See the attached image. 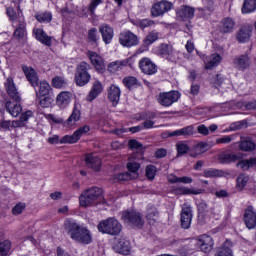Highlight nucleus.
<instances>
[{"label":"nucleus","mask_w":256,"mask_h":256,"mask_svg":"<svg viewBox=\"0 0 256 256\" xmlns=\"http://www.w3.org/2000/svg\"><path fill=\"white\" fill-rule=\"evenodd\" d=\"M39 100V105H41L44 109L51 106V97L45 96L44 98H37Z\"/></svg>","instance_id":"obj_59"},{"label":"nucleus","mask_w":256,"mask_h":256,"mask_svg":"<svg viewBox=\"0 0 256 256\" xmlns=\"http://www.w3.org/2000/svg\"><path fill=\"white\" fill-rule=\"evenodd\" d=\"M155 25V21L151 19H142L138 21V27L140 29H147V27H153Z\"/></svg>","instance_id":"obj_55"},{"label":"nucleus","mask_w":256,"mask_h":256,"mask_svg":"<svg viewBox=\"0 0 256 256\" xmlns=\"http://www.w3.org/2000/svg\"><path fill=\"white\" fill-rule=\"evenodd\" d=\"M79 119H81V110L79 109V107H77V105H75L72 114L66 121V124L68 125V127H73V125H75V123L79 121Z\"/></svg>","instance_id":"obj_34"},{"label":"nucleus","mask_w":256,"mask_h":256,"mask_svg":"<svg viewBox=\"0 0 256 256\" xmlns=\"http://www.w3.org/2000/svg\"><path fill=\"white\" fill-rule=\"evenodd\" d=\"M182 137H191V135H194L195 128L193 126H186L184 128L180 129Z\"/></svg>","instance_id":"obj_56"},{"label":"nucleus","mask_w":256,"mask_h":256,"mask_svg":"<svg viewBox=\"0 0 256 256\" xmlns=\"http://www.w3.org/2000/svg\"><path fill=\"white\" fill-rule=\"evenodd\" d=\"M159 54L165 59H169L173 55V46L170 44H161L159 47Z\"/></svg>","instance_id":"obj_36"},{"label":"nucleus","mask_w":256,"mask_h":256,"mask_svg":"<svg viewBox=\"0 0 256 256\" xmlns=\"http://www.w3.org/2000/svg\"><path fill=\"white\" fill-rule=\"evenodd\" d=\"M25 203H18L16 204L13 208H12V213L14 215H21V213H23V211H25Z\"/></svg>","instance_id":"obj_58"},{"label":"nucleus","mask_w":256,"mask_h":256,"mask_svg":"<svg viewBox=\"0 0 256 256\" xmlns=\"http://www.w3.org/2000/svg\"><path fill=\"white\" fill-rule=\"evenodd\" d=\"M247 183H249V176L247 174H241L237 178V186L239 189H243L247 186Z\"/></svg>","instance_id":"obj_51"},{"label":"nucleus","mask_w":256,"mask_h":256,"mask_svg":"<svg viewBox=\"0 0 256 256\" xmlns=\"http://www.w3.org/2000/svg\"><path fill=\"white\" fill-rule=\"evenodd\" d=\"M113 249L116 253H120L121 255H129L131 251V242L125 237L117 238Z\"/></svg>","instance_id":"obj_11"},{"label":"nucleus","mask_w":256,"mask_h":256,"mask_svg":"<svg viewBox=\"0 0 256 256\" xmlns=\"http://www.w3.org/2000/svg\"><path fill=\"white\" fill-rule=\"evenodd\" d=\"M11 249V241L4 240L3 242H0V256H7V253H9Z\"/></svg>","instance_id":"obj_48"},{"label":"nucleus","mask_w":256,"mask_h":256,"mask_svg":"<svg viewBox=\"0 0 256 256\" xmlns=\"http://www.w3.org/2000/svg\"><path fill=\"white\" fill-rule=\"evenodd\" d=\"M231 141H233V136H223L221 138L216 139V145L231 143Z\"/></svg>","instance_id":"obj_60"},{"label":"nucleus","mask_w":256,"mask_h":256,"mask_svg":"<svg viewBox=\"0 0 256 256\" xmlns=\"http://www.w3.org/2000/svg\"><path fill=\"white\" fill-rule=\"evenodd\" d=\"M36 19L39 21V23H51L53 16H51V13L45 12L40 15H36Z\"/></svg>","instance_id":"obj_52"},{"label":"nucleus","mask_w":256,"mask_h":256,"mask_svg":"<svg viewBox=\"0 0 256 256\" xmlns=\"http://www.w3.org/2000/svg\"><path fill=\"white\" fill-rule=\"evenodd\" d=\"M121 229V223H119L115 218H107L98 224V231L106 235H119V233H121Z\"/></svg>","instance_id":"obj_6"},{"label":"nucleus","mask_w":256,"mask_h":256,"mask_svg":"<svg viewBox=\"0 0 256 256\" xmlns=\"http://www.w3.org/2000/svg\"><path fill=\"white\" fill-rule=\"evenodd\" d=\"M99 33H101L102 41H104L106 45H109L111 41H113V37H115V32L113 30V27H111L109 24L100 25Z\"/></svg>","instance_id":"obj_17"},{"label":"nucleus","mask_w":256,"mask_h":256,"mask_svg":"<svg viewBox=\"0 0 256 256\" xmlns=\"http://www.w3.org/2000/svg\"><path fill=\"white\" fill-rule=\"evenodd\" d=\"M176 149L178 155H185V153L189 151V145H187L185 142H178L176 144Z\"/></svg>","instance_id":"obj_53"},{"label":"nucleus","mask_w":256,"mask_h":256,"mask_svg":"<svg viewBox=\"0 0 256 256\" xmlns=\"http://www.w3.org/2000/svg\"><path fill=\"white\" fill-rule=\"evenodd\" d=\"M73 94L69 91H62L57 95L56 105L60 107V109H66L69 107V103H71V98Z\"/></svg>","instance_id":"obj_21"},{"label":"nucleus","mask_w":256,"mask_h":256,"mask_svg":"<svg viewBox=\"0 0 256 256\" xmlns=\"http://www.w3.org/2000/svg\"><path fill=\"white\" fill-rule=\"evenodd\" d=\"M235 29V20L232 18H224L221 22L220 31L221 33H233Z\"/></svg>","instance_id":"obj_32"},{"label":"nucleus","mask_w":256,"mask_h":256,"mask_svg":"<svg viewBox=\"0 0 256 256\" xmlns=\"http://www.w3.org/2000/svg\"><path fill=\"white\" fill-rule=\"evenodd\" d=\"M13 38L16 41H25L27 39V23H25V20L18 22L13 33Z\"/></svg>","instance_id":"obj_20"},{"label":"nucleus","mask_w":256,"mask_h":256,"mask_svg":"<svg viewBox=\"0 0 256 256\" xmlns=\"http://www.w3.org/2000/svg\"><path fill=\"white\" fill-rule=\"evenodd\" d=\"M221 59V55L213 54L208 63H206L205 69H213V67H217V65L221 63Z\"/></svg>","instance_id":"obj_41"},{"label":"nucleus","mask_w":256,"mask_h":256,"mask_svg":"<svg viewBox=\"0 0 256 256\" xmlns=\"http://www.w3.org/2000/svg\"><path fill=\"white\" fill-rule=\"evenodd\" d=\"M140 167L141 165L137 162H129L127 164V169L129 171L128 173H130L134 179H137V177H139V174L137 173V171H139Z\"/></svg>","instance_id":"obj_42"},{"label":"nucleus","mask_w":256,"mask_h":256,"mask_svg":"<svg viewBox=\"0 0 256 256\" xmlns=\"http://www.w3.org/2000/svg\"><path fill=\"white\" fill-rule=\"evenodd\" d=\"M22 71L26 75V79L31 83L32 87L39 86V76L35 69L27 65H22Z\"/></svg>","instance_id":"obj_19"},{"label":"nucleus","mask_w":256,"mask_h":256,"mask_svg":"<svg viewBox=\"0 0 256 256\" xmlns=\"http://www.w3.org/2000/svg\"><path fill=\"white\" fill-rule=\"evenodd\" d=\"M239 149L245 152L255 151V142L251 140H243L239 143Z\"/></svg>","instance_id":"obj_40"},{"label":"nucleus","mask_w":256,"mask_h":256,"mask_svg":"<svg viewBox=\"0 0 256 256\" xmlns=\"http://www.w3.org/2000/svg\"><path fill=\"white\" fill-rule=\"evenodd\" d=\"M4 89L8 97L12 100L6 101V111L12 115V117H19L23 108L21 107V94L15 85V81L12 77H8L4 82Z\"/></svg>","instance_id":"obj_1"},{"label":"nucleus","mask_w":256,"mask_h":256,"mask_svg":"<svg viewBox=\"0 0 256 256\" xmlns=\"http://www.w3.org/2000/svg\"><path fill=\"white\" fill-rule=\"evenodd\" d=\"M253 165H256V158L242 160L237 163V167H239L243 171H248V169H251V167H253Z\"/></svg>","instance_id":"obj_39"},{"label":"nucleus","mask_w":256,"mask_h":256,"mask_svg":"<svg viewBox=\"0 0 256 256\" xmlns=\"http://www.w3.org/2000/svg\"><path fill=\"white\" fill-rule=\"evenodd\" d=\"M173 9V3L167 0L155 2L150 10L152 17H163L165 13H169Z\"/></svg>","instance_id":"obj_8"},{"label":"nucleus","mask_w":256,"mask_h":256,"mask_svg":"<svg viewBox=\"0 0 256 256\" xmlns=\"http://www.w3.org/2000/svg\"><path fill=\"white\" fill-rule=\"evenodd\" d=\"M127 65H129V67H133V64H131V58L110 63L108 65V71L110 73H117L119 69H123V67H127Z\"/></svg>","instance_id":"obj_27"},{"label":"nucleus","mask_w":256,"mask_h":256,"mask_svg":"<svg viewBox=\"0 0 256 256\" xmlns=\"http://www.w3.org/2000/svg\"><path fill=\"white\" fill-rule=\"evenodd\" d=\"M89 131H91V128L85 125L76 130L72 135H66L61 139H59L58 135L51 136L48 138V143H50V145H57L59 143H77L78 140L81 139L82 135H85V133H89Z\"/></svg>","instance_id":"obj_4"},{"label":"nucleus","mask_w":256,"mask_h":256,"mask_svg":"<svg viewBox=\"0 0 256 256\" xmlns=\"http://www.w3.org/2000/svg\"><path fill=\"white\" fill-rule=\"evenodd\" d=\"M208 144L205 142H200L193 148V153L191 154L192 157H197V155H203L206 153Z\"/></svg>","instance_id":"obj_38"},{"label":"nucleus","mask_w":256,"mask_h":256,"mask_svg":"<svg viewBox=\"0 0 256 256\" xmlns=\"http://www.w3.org/2000/svg\"><path fill=\"white\" fill-rule=\"evenodd\" d=\"M31 117H33V111L28 110L21 114L20 120L23 123L24 121H29V119H31Z\"/></svg>","instance_id":"obj_62"},{"label":"nucleus","mask_w":256,"mask_h":256,"mask_svg":"<svg viewBox=\"0 0 256 256\" xmlns=\"http://www.w3.org/2000/svg\"><path fill=\"white\" fill-rule=\"evenodd\" d=\"M203 173H204V177H208V178H211V177H223V171L217 170V169H213V168L206 169V170H204Z\"/></svg>","instance_id":"obj_50"},{"label":"nucleus","mask_w":256,"mask_h":256,"mask_svg":"<svg viewBox=\"0 0 256 256\" xmlns=\"http://www.w3.org/2000/svg\"><path fill=\"white\" fill-rule=\"evenodd\" d=\"M51 92V85L49 82L43 80L39 83V89L36 91V99L40 97H47Z\"/></svg>","instance_id":"obj_31"},{"label":"nucleus","mask_w":256,"mask_h":256,"mask_svg":"<svg viewBox=\"0 0 256 256\" xmlns=\"http://www.w3.org/2000/svg\"><path fill=\"white\" fill-rule=\"evenodd\" d=\"M157 39H159V32L151 31L144 39V44L146 46L153 45Z\"/></svg>","instance_id":"obj_45"},{"label":"nucleus","mask_w":256,"mask_h":256,"mask_svg":"<svg viewBox=\"0 0 256 256\" xmlns=\"http://www.w3.org/2000/svg\"><path fill=\"white\" fill-rule=\"evenodd\" d=\"M179 99H181V93L175 90L162 92L157 96V101L162 107H171V105H173V103H177Z\"/></svg>","instance_id":"obj_7"},{"label":"nucleus","mask_w":256,"mask_h":256,"mask_svg":"<svg viewBox=\"0 0 256 256\" xmlns=\"http://www.w3.org/2000/svg\"><path fill=\"white\" fill-rule=\"evenodd\" d=\"M33 33L37 41L42 43V45H46V47H51L53 45V37L47 35L41 28H34Z\"/></svg>","instance_id":"obj_18"},{"label":"nucleus","mask_w":256,"mask_h":256,"mask_svg":"<svg viewBox=\"0 0 256 256\" xmlns=\"http://www.w3.org/2000/svg\"><path fill=\"white\" fill-rule=\"evenodd\" d=\"M243 221L247 229H255L256 227V211L253 206H248L244 211Z\"/></svg>","instance_id":"obj_12"},{"label":"nucleus","mask_w":256,"mask_h":256,"mask_svg":"<svg viewBox=\"0 0 256 256\" xmlns=\"http://www.w3.org/2000/svg\"><path fill=\"white\" fill-rule=\"evenodd\" d=\"M131 179L134 178L131 176V173L129 172H123L113 176L114 183H118L119 181H131Z\"/></svg>","instance_id":"obj_46"},{"label":"nucleus","mask_w":256,"mask_h":256,"mask_svg":"<svg viewBox=\"0 0 256 256\" xmlns=\"http://www.w3.org/2000/svg\"><path fill=\"white\" fill-rule=\"evenodd\" d=\"M52 87H54V89H63V87H65V85H67V81H65V78L61 77V76H56L52 79Z\"/></svg>","instance_id":"obj_44"},{"label":"nucleus","mask_w":256,"mask_h":256,"mask_svg":"<svg viewBox=\"0 0 256 256\" xmlns=\"http://www.w3.org/2000/svg\"><path fill=\"white\" fill-rule=\"evenodd\" d=\"M240 159H241V156L235 153H222L219 156V160L222 163H235V161H239Z\"/></svg>","instance_id":"obj_35"},{"label":"nucleus","mask_w":256,"mask_h":256,"mask_svg":"<svg viewBox=\"0 0 256 256\" xmlns=\"http://www.w3.org/2000/svg\"><path fill=\"white\" fill-rule=\"evenodd\" d=\"M6 14L9 17L10 21H12V23H21V21H25L23 11H21V9L19 8L17 9V11H15L13 7H8L6 9Z\"/></svg>","instance_id":"obj_25"},{"label":"nucleus","mask_w":256,"mask_h":256,"mask_svg":"<svg viewBox=\"0 0 256 256\" xmlns=\"http://www.w3.org/2000/svg\"><path fill=\"white\" fill-rule=\"evenodd\" d=\"M108 99L113 103V107L119 104V100L121 99V89L119 86L111 85L108 90Z\"/></svg>","instance_id":"obj_24"},{"label":"nucleus","mask_w":256,"mask_h":256,"mask_svg":"<svg viewBox=\"0 0 256 256\" xmlns=\"http://www.w3.org/2000/svg\"><path fill=\"white\" fill-rule=\"evenodd\" d=\"M139 68L144 75H155L157 73V65L149 58H142L139 61Z\"/></svg>","instance_id":"obj_13"},{"label":"nucleus","mask_w":256,"mask_h":256,"mask_svg":"<svg viewBox=\"0 0 256 256\" xmlns=\"http://www.w3.org/2000/svg\"><path fill=\"white\" fill-rule=\"evenodd\" d=\"M174 195H199V192L193 191L187 187H179L173 190Z\"/></svg>","instance_id":"obj_43"},{"label":"nucleus","mask_w":256,"mask_h":256,"mask_svg":"<svg viewBox=\"0 0 256 256\" xmlns=\"http://www.w3.org/2000/svg\"><path fill=\"white\" fill-rule=\"evenodd\" d=\"M122 83L125 85V87H127V89H131L137 85L138 80L135 76H127L122 80Z\"/></svg>","instance_id":"obj_47"},{"label":"nucleus","mask_w":256,"mask_h":256,"mask_svg":"<svg viewBox=\"0 0 256 256\" xmlns=\"http://www.w3.org/2000/svg\"><path fill=\"white\" fill-rule=\"evenodd\" d=\"M90 69H91V64L87 62H81L76 67L74 80L77 87H85V85H87L89 81H91V74H89Z\"/></svg>","instance_id":"obj_5"},{"label":"nucleus","mask_w":256,"mask_h":256,"mask_svg":"<svg viewBox=\"0 0 256 256\" xmlns=\"http://www.w3.org/2000/svg\"><path fill=\"white\" fill-rule=\"evenodd\" d=\"M87 57L90 59L96 71H98L99 73H103V71H105V62L103 61V57L97 54V52L88 51Z\"/></svg>","instance_id":"obj_15"},{"label":"nucleus","mask_w":256,"mask_h":256,"mask_svg":"<svg viewBox=\"0 0 256 256\" xmlns=\"http://www.w3.org/2000/svg\"><path fill=\"white\" fill-rule=\"evenodd\" d=\"M198 211L199 213H207V211H209V206L207 205V202L200 201L198 203Z\"/></svg>","instance_id":"obj_61"},{"label":"nucleus","mask_w":256,"mask_h":256,"mask_svg":"<svg viewBox=\"0 0 256 256\" xmlns=\"http://www.w3.org/2000/svg\"><path fill=\"white\" fill-rule=\"evenodd\" d=\"M0 127L1 129H4V131H11L12 129L11 121L9 120L0 121Z\"/></svg>","instance_id":"obj_63"},{"label":"nucleus","mask_w":256,"mask_h":256,"mask_svg":"<svg viewBox=\"0 0 256 256\" xmlns=\"http://www.w3.org/2000/svg\"><path fill=\"white\" fill-rule=\"evenodd\" d=\"M119 43L122 44L123 47H135V45H139V38L131 31H126L120 34Z\"/></svg>","instance_id":"obj_10"},{"label":"nucleus","mask_w":256,"mask_h":256,"mask_svg":"<svg viewBox=\"0 0 256 256\" xmlns=\"http://www.w3.org/2000/svg\"><path fill=\"white\" fill-rule=\"evenodd\" d=\"M85 163L88 169H92V171H96V172L101 171L102 162H101V158H99L97 154H93V153L86 154Z\"/></svg>","instance_id":"obj_14"},{"label":"nucleus","mask_w":256,"mask_h":256,"mask_svg":"<svg viewBox=\"0 0 256 256\" xmlns=\"http://www.w3.org/2000/svg\"><path fill=\"white\" fill-rule=\"evenodd\" d=\"M102 199L103 190L99 187H92L84 190L79 197L81 207H91V205H97V203H101Z\"/></svg>","instance_id":"obj_3"},{"label":"nucleus","mask_w":256,"mask_h":256,"mask_svg":"<svg viewBox=\"0 0 256 256\" xmlns=\"http://www.w3.org/2000/svg\"><path fill=\"white\" fill-rule=\"evenodd\" d=\"M64 227L69 233L71 239L77 243H82V245H89L93 243V235L91 234V231H89L87 228L79 226V224H77L75 221L66 220Z\"/></svg>","instance_id":"obj_2"},{"label":"nucleus","mask_w":256,"mask_h":256,"mask_svg":"<svg viewBox=\"0 0 256 256\" xmlns=\"http://www.w3.org/2000/svg\"><path fill=\"white\" fill-rule=\"evenodd\" d=\"M124 223L130 225V227H137L141 229L145 225V221L139 212H124L122 216Z\"/></svg>","instance_id":"obj_9"},{"label":"nucleus","mask_w":256,"mask_h":256,"mask_svg":"<svg viewBox=\"0 0 256 256\" xmlns=\"http://www.w3.org/2000/svg\"><path fill=\"white\" fill-rule=\"evenodd\" d=\"M193 219V212L191 206L184 205L181 212V227L183 229H189L191 227V221Z\"/></svg>","instance_id":"obj_16"},{"label":"nucleus","mask_w":256,"mask_h":256,"mask_svg":"<svg viewBox=\"0 0 256 256\" xmlns=\"http://www.w3.org/2000/svg\"><path fill=\"white\" fill-rule=\"evenodd\" d=\"M102 93H103V84L99 80H96L93 83L92 88L86 97V101H89V103H91L92 101H95V99L98 98L99 95H101Z\"/></svg>","instance_id":"obj_22"},{"label":"nucleus","mask_w":256,"mask_h":256,"mask_svg":"<svg viewBox=\"0 0 256 256\" xmlns=\"http://www.w3.org/2000/svg\"><path fill=\"white\" fill-rule=\"evenodd\" d=\"M103 3V0H91L89 6H88V11L90 12L91 15H95V9L99 7Z\"/></svg>","instance_id":"obj_57"},{"label":"nucleus","mask_w":256,"mask_h":256,"mask_svg":"<svg viewBox=\"0 0 256 256\" xmlns=\"http://www.w3.org/2000/svg\"><path fill=\"white\" fill-rule=\"evenodd\" d=\"M146 219L150 225H155L157 219H159V211L155 206H148L146 210Z\"/></svg>","instance_id":"obj_29"},{"label":"nucleus","mask_w":256,"mask_h":256,"mask_svg":"<svg viewBox=\"0 0 256 256\" xmlns=\"http://www.w3.org/2000/svg\"><path fill=\"white\" fill-rule=\"evenodd\" d=\"M197 131L198 133H200V135H209V128H207V126H205L204 124L198 126Z\"/></svg>","instance_id":"obj_64"},{"label":"nucleus","mask_w":256,"mask_h":256,"mask_svg":"<svg viewBox=\"0 0 256 256\" xmlns=\"http://www.w3.org/2000/svg\"><path fill=\"white\" fill-rule=\"evenodd\" d=\"M233 244L227 240L221 247H219L215 253V256H233V250L231 249Z\"/></svg>","instance_id":"obj_30"},{"label":"nucleus","mask_w":256,"mask_h":256,"mask_svg":"<svg viewBox=\"0 0 256 256\" xmlns=\"http://www.w3.org/2000/svg\"><path fill=\"white\" fill-rule=\"evenodd\" d=\"M234 65L237 69H247L251 65V60L247 55H241L234 59Z\"/></svg>","instance_id":"obj_33"},{"label":"nucleus","mask_w":256,"mask_h":256,"mask_svg":"<svg viewBox=\"0 0 256 256\" xmlns=\"http://www.w3.org/2000/svg\"><path fill=\"white\" fill-rule=\"evenodd\" d=\"M177 17L182 21L193 19V17H195V8L191 6H182L180 10L177 11Z\"/></svg>","instance_id":"obj_26"},{"label":"nucleus","mask_w":256,"mask_h":256,"mask_svg":"<svg viewBox=\"0 0 256 256\" xmlns=\"http://www.w3.org/2000/svg\"><path fill=\"white\" fill-rule=\"evenodd\" d=\"M198 245L201 251H203L204 253H210L214 245L213 238H211V236L209 235L204 234L198 239Z\"/></svg>","instance_id":"obj_23"},{"label":"nucleus","mask_w":256,"mask_h":256,"mask_svg":"<svg viewBox=\"0 0 256 256\" xmlns=\"http://www.w3.org/2000/svg\"><path fill=\"white\" fill-rule=\"evenodd\" d=\"M88 39L90 43L97 44V41H99V36L97 35V28H92L88 31Z\"/></svg>","instance_id":"obj_54"},{"label":"nucleus","mask_w":256,"mask_h":256,"mask_svg":"<svg viewBox=\"0 0 256 256\" xmlns=\"http://www.w3.org/2000/svg\"><path fill=\"white\" fill-rule=\"evenodd\" d=\"M236 39L239 43H247V41L251 39V27L242 26L236 35Z\"/></svg>","instance_id":"obj_28"},{"label":"nucleus","mask_w":256,"mask_h":256,"mask_svg":"<svg viewBox=\"0 0 256 256\" xmlns=\"http://www.w3.org/2000/svg\"><path fill=\"white\" fill-rule=\"evenodd\" d=\"M256 10V0H244L242 13H253Z\"/></svg>","instance_id":"obj_37"},{"label":"nucleus","mask_w":256,"mask_h":256,"mask_svg":"<svg viewBox=\"0 0 256 256\" xmlns=\"http://www.w3.org/2000/svg\"><path fill=\"white\" fill-rule=\"evenodd\" d=\"M146 177L149 181H153L155 179V175H157V167L154 165H148L145 169Z\"/></svg>","instance_id":"obj_49"}]
</instances>
